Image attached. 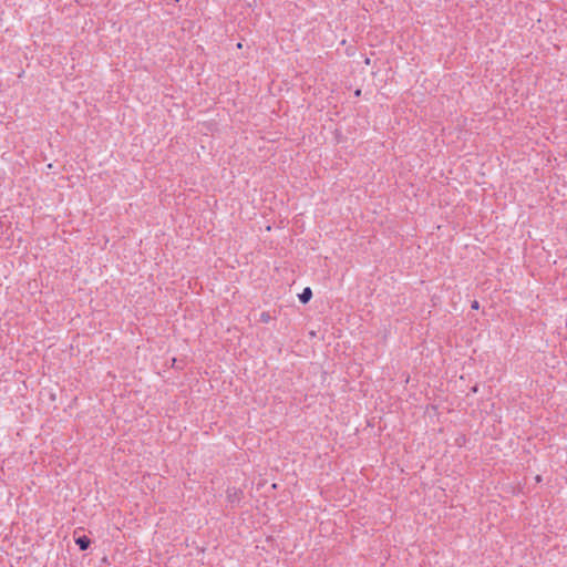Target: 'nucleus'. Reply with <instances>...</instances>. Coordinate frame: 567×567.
I'll return each instance as SVG.
<instances>
[{"mask_svg":"<svg viewBox=\"0 0 567 567\" xmlns=\"http://www.w3.org/2000/svg\"><path fill=\"white\" fill-rule=\"evenodd\" d=\"M360 94H361V90H357V91H355V95H358V96H359Z\"/></svg>","mask_w":567,"mask_h":567,"instance_id":"nucleus-7","label":"nucleus"},{"mask_svg":"<svg viewBox=\"0 0 567 567\" xmlns=\"http://www.w3.org/2000/svg\"><path fill=\"white\" fill-rule=\"evenodd\" d=\"M75 544L81 550H86L91 545V539L87 536L82 535L75 538Z\"/></svg>","mask_w":567,"mask_h":567,"instance_id":"nucleus-2","label":"nucleus"},{"mask_svg":"<svg viewBox=\"0 0 567 567\" xmlns=\"http://www.w3.org/2000/svg\"><path fill=\"white\" fill-rule=\"evenodd\" d=\"M244 497V492L237 487H228L226 491V499L231 505H239Z\"/></svg>","mask_w":567,"mask_h":567,"instance_id":"nucleus-1","label":"nucleus"},{"mask_svg":"<svg viewBox=\"0 0 567 567\" xmlns=\"http://www.w3.org/2000/svg\"><path fill=\"white\" fill-rule=\"evenodd\" d=\"M472 309H478V301L477 300L473 301Z\"/></svg>","mask_w":567,"mask_h":567,"instance_id":"nucleus-5","label":"nucleus"},{"mask_svg":"<svg viewBox=\"0 0 567 567\" xmlns=\"http://www.w3.org/2000/svg\"><path fill=\"white\" fill-rule=\"evenodd\" d=\"M472 391H473V392H477V385L473 386V388H472Z\"/></svg>","mask_w":567,"mask_h":567,"instance_id":"nucleus-6","label":"nucleus"},{"mask_svg":"<svg viewBox=\"0 0 567 567\" xmlns=\"http://www.w3.org/2000/svg\"><path fill=\"white\" fill-rule=\"evenodd\" d=\"M270 319H271V317H270L269 312H262V313L260 315V320H261L262 322H269V321H270Z\"/></svg>","mask_w":567,"mask_h":567,"instance_id":"nucleus-4","label":"nucleus"},{"mask_svg":"<svg viewBox=\"0 0 567 567\" xmlns=\"http://www.w3.org/2000/svg\"><path fill=\"white\" fill-rule=\"evenodd\" d=\"M298 298L301 303H308L312 298V290L309 287H306L301 293L298 295Z\"/></svg>","mask_w":567,"mask_h":567,"instance_id":"nucleus-3","label":"nucleus"}]
</instances>
